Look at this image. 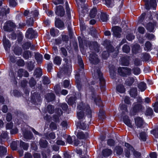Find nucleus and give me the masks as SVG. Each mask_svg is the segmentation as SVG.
<instances>
[{
    "mask_svg": "<svg viewBox=\"0 0 158 158\" xmlns=\"http://www.w3.org/2000/svg\"><path fill=\"white\" fill-rule=\"evenodd\" d=\"M84 111H85L87 117L90 120L91 117L92 111L88 105H84L82 103H80L77 106V115L78 118L80 120H84Z\"/></svg>",
    "mask_w": 158,
    "mask_h": 158,
    "instance_id": "nucleus-1",
    "label": "nucleus"
},
{
    "mask_svg": "<svg viewBox=\"0 0 158 158\" xmlns=\"http://www.w3.org/2000/svg\"><path fill=\"white\" fill-rule=\"evenodd\" d=\"M125 146L127 149V151H126V156L127 157L130 156V151L133 153V154L135 156H140V153L137 152L135 151L134 150L133 148L129 144L126 143L125 144Z\"/></svg>",
    "mask_w": 158,
    "mask_h": 158,
    "instance_id": "nucleus-2",
    "label": "nucleus"
},
{
    "mask_svg": "<svg viewBox=\"0 0 158 158\" xmlns=\"http://www.w3.org/2000/svg\"><path fill=\"white\" fill-rule=\"evenodd\" d=\"M77 5L78 7L79 10V12L80 15L81 16H84L85 10L87 11V10L85 7H84V5L83 3L85 2V0H76Z\"/></svg>",
    "mask_w": 158,
    "mask_h": 158,
    "instance_id": "nucleus-3",
    "label": "nucleus"
},
{
    "mask_svg": "<svg viewBox=\"0 0 158 158\" xmlns=\"http://www.w3.org/2000/svg\"><path fill=\"white\" fill-rule=\"evenodd\" d=\"M142 101L141 98L139 97V102L135 103L133 105V109L131 111L132 115H134L135 113L138 112L141 108V106L140 102Z\"/></svg>",
    "mask_w": 158,
    "mask_h": 158,
    "instance_id": "nucleus-4",
    "label": "nucleus"
},
{
    "mask_svg": "<svg viewBox=\"0 0 158 158\" xmlns=\"http://www.w3.org/2000/svg\"><path fill=\"white\" fill-rule=\"evenodd\" d=\"M118 73L121 76H125L131 74V70L127 67H119L118 69Z\"/></svg>",
    "mask_w": 158,
    "mask_h": 158,
    "instance_id": "nucleus-5",
    "label": "nucleus"
},
{
    "mask_svg": "<svg viewBox=\"0 0 158 158\" xmlns=\"http://www.w3.org/2000/svg\"><path fill=\"white\" fill-rule=\"evenodd\" d=\"M93 77H94L95 78L98 77L99 78V80L100 81L101 84L103 85L105 84V81L104 79L102 77V74L100 72V70L99 69H98L97 70H94V72L93 74Z\"/></svg>",
    "mask_w": 158,
    "mask_h": 158,
    "instance_id": "nucleus-6",
    "label": "nucleus"
},
{
    "mask_svg": "<svg viewBox=\"0 0 158 158\" xmlns=\"http://www.w3.org/2000/svg\"><path fill=\"white\" fill-rule=\"evenodd\" d=\"M108 19V15L106 14L99 11L98 13V15L96 17L97 21L102 22H106Z\"/></svg>",
    "mask_w": 158,
    "mask_h": 158,
    "instance_id": "nucleus-7",
    "label": "nucleus"
},
{
    "mask_svg": "<svg viewBox=\"0 0 158 158\" xmlns=\"http://www.w3.org/2000/svg\"><path fill=\"white\" fill-rule=\"evenodd\" d=\"M152 22L149 23L146 26L147 29L150 32H152L157 27V22L156 21H152Z\"/></svg>",
    "mask_w": 158,
    "mask_h": 158,
    "instance_id": "nucleus-8",
    "label": "nucleus"
},
{
    "mask_svg": "<svg viewBox=\"0 0 158 158\" xmlns=\"http://www.w3.org/2000/svg\"><path fill=\"white\" fill-rule=\"evenodd\" d=\"M36 32L34 31L32 28H29L27 31L25 36L26 38L31 39L33 38L37 35Z\"/></svg>",
    "mask_w": 158,
    "mask_h": 158,
    "instance_id": "nucleus-9",
    "label": "nucleus"
},
{
    "mask_svg": "<svg viewBox=\"0 0 158 158\" xmlns=\"http://www.w3.org/2000/svg\"><path fill=\"white\" fill-rule=\"evenodd\" d=\"M64 60L65 61L66 63V66L64 65L63 67V70L61 69L60 70V72L61 73H63V72L64 71L65 73H70L72 69V66L70 64L68 63V60L66 58H64Z\"/></svg>",
    "mask_w": 158,
    "mask_h": 158,
    "instance_id": "nucleus-10",
    "label": "nucleus"
},
{
    "mask_svg": "<svg viewBox=\"0 0 158 158\" xmlns=\"http://www.w3.org/2000/svg\"><path fill=\"white\" fill-rule=\"evenodd\" d=\"M88 89L89 88L88 90V93L89 96H90V98L91 99L94 100V102L96 103V98H99V97L98 95H96L94 93V90L92 89V88L88 86Z\"/></svg>",
    "mask_w": 158,
    "mask_h": 158,
    "instance_id": "nucleus-11",
    "label": "nucleus"
},
{
    "mask_svg": "<svg viewBox=\"0 0 158 158\" xmlns=\"http://www.w3.org/2000/svg\"><path fill=\"white\" fill-rule=\"evenodd\" d=\"M15 26V24L13 22L9 21L6 23L3 27V29L5 31H9L10 30V27L14 28Z\"/></svg>",
    "mask_w": 158,
    "mask_h": 158,
    "instance_id": "nucleus-12",
    "label": "nucleus"
},
{
    "mask_svg": "<svg viewBox=\"0 0 158 158\" xmlns=\"http://www.w3.org/2000/svg\"><path fill=\"white\" fill-rule=\"evenodd\" d=\"M55 12L57 15L62 16L65 13V11L63 7L59 5L56 7Z\"/></svg>",
    "mask_w": 158,
    "mask_h": 158,
    "instance_id": "nucleus-13",
    "label": "nucleus"
},
{
    "mask_svg": "<svg viewBox=\"0 0 158 158\" xmlns=\"http://www.w3.org/2000/svg\"><path fill=\"white\" fill-rule=\"evenodd\" d=\"M97 56L94 53L90 54L89 59L91 63L95 64L99 62V60Z\"/></svg>",
    "mask_w": 158,
    "mask_h": 158,
    "instance_id": "nucleus-14",
    "label": "nucleus"
},
{
    "mask_svg": "<svg viewBox=\"0 0 158 158\" xmlns=\"http://www.w3.org/2000/svg\"><path fill=\"white\" fill-rule=\"evenodd\" d=\"M3 44L5 50L6 51H8L11 45L9 40L6 39V37L5 35L3 37Z\"/></svg>",
    "mask_w": 158,
    "mask_h": 158,
    "instance_id": "nucleus-15",
    "label": "nucleus"
},
{
    "mask_svg": "<svg viewBox=\"0 0 158 158\" xmlns=\"http://www.w3.org/2000/svg\"><path fill=\"white\" fill-rule=\"evenodd\" d=\"M112 30L114 35L117 37H120L121 31V29L120 27L117 26L114 27L112 28Z\"/></svg>",
    "mask_w": 158,
    "mask_h": 158,
    "instance_id": "nucleus-16",
    "label": "nucleus"
},
{
    "mask_svg": "<svg viewBox=\"0 0 158 158\" xmlns=\"http://www.w3.org/2000/svg\"><path fill=\"white\" fill-rule=\"evenodd\" d=\"M135 122L137 127H141L144 124L142 118L138 117L135 119Z\"/></svg>",
    "mask_w": 158,
    "mask_h": 158,
    "instance_id": "nucleus-17",
    "label": "nucleus"
},
{
    "mask_svg": "<svg viewBox=\"0 0 158 158\" xmlns=\"http://www.w3.org/2000/svg\"><path fill=\"white\" fill-rule=\"evenodd\" d=\"M84 120H80L77 124V126H78L80 129L83 130L86 129L88 128L87 124L85 123V121H84Z\"/></svg>",
    "mask_w": 158,
    "mask_h": 158,
    "instance_id": "nucleus-18",
    "label": "nucleus"
},
{
    "mask_svg": "<svg viewBox=\"0 0 158 158\" xmlns=\"http://www.w3.org/2000/svg\"><path fill=\"white\" fill-rule=\"evenodd\" d=\"M24 138L26 139H32L33 136L32 133L30 131H26L23 132Z\"/></svg>",
    "mask_w": 158,
    "mask_h": 158,
    "instance_id": "nucleus-19",
    "label": "nucleus"
},
{
    "mask_svg": "<svg viewBox=\"0 0 158 158\" xmlns=\"http://www.w3.org/2000/svg\"><path fill=\"white\" fill-rule=\"evenodd\" d=\"M99 11H97L96 8H93L90 11L89 16L91 18H95L96 19V17L98 15Z\"/></svg>",
    "mask_w": 158,
    "mask_h": 158,
    "instance_id": "nucleus-20",
    "label": "nucleus"
},
{
    "mask_svg": "<svg viewBox=\"0 0 158 158\" xmlns=\"http://www.w3.org/2000/svg\"><path fill=\"white\" fill-rule=\"evenodd\" d=\"M55 25L57 27L60 29H62L64 27L63 22L56 18L55 21Z\"/></svg>",
    "mask_w": 158,
    "mask_h": 158,
    "instance_id": "nucleus-21",
    "label": "nucleus"
},
{
    "mask_svg": "<svg viewBox=\"0 0 158 158\" xmlns=\"http://www.w3.org/2000/svg\"><path fill=\"white\" fill-rule=\"evenodd\" d=\"M7 149L6 147L2 146H0V157L2 158L6 155Z\"/></svg>",
    "mask_w": 158,
    "mask_h": 158,
    "instance_id": "nucleus-22",
    "label": "nucleus"
},
{
    "mask_svg": "<svg viewBox=\"0 0 158 158\" xmlns=\"http://www.w3.org/2000/svg\"><path fill=\"white\" fill-rule=\"evenodd\" d=\"M88 134L86 133L84 134L83 132L80 131L78 132L77 135V137L79 139H85L87 137Z\"/></svg>",
    "mask_w": 158,
    "mask_h": 158,
    "instance_id": "nucleus-23",
    "label": "nucleus"
},
{
    "mask_svg": "<svg viewBox=\"0 0 158 158\" xmlns=\"http://www.w3.org/2000/svg\"><path fill=\"white\" fill-rule=\"evenodd\" d=\"M138 87L141 92L143 91L146 89V84L143 82H141L139 84Z\"/></svg>",
    "mask_w": 158,
    "mask_h": 158,
    "instance_id": "nucleus-24",
    "label": "nucleus"
},
{
    "mask_svg": "<svg viewBox=\"0 0 158 158\" xmlns=\"http://www.w3.org/2000/svg\"><path fill=\"white\" fill-rule=\"evenodd\" d=\"M152 49V45L149 41L147 42L145 44L144 49L145 51H150Z\"/></svg>",
    "mask_w": 158,
    "mask_h": 158,
    "instance_id": "nucleus-25",
    "label": "nucleus"
},
{
    "mask_svg": "<svg viewBox=\"0 0 158 158\" xmlns=\"http://www.w3.org/2000/svg\"><path fill=\"white\" fill-rule=\"evenodd\" d=\"M134 81V79L133 77H129L127 78L125 84L128 86H131Z\"/></svg>",
    "mask_w": 158,
    "mask_h": 158,
    "instance_id": "nucleus-26",
    "label": "nucleus"
},
{
    "mask_svg": "<svg viewBox=\"0 0 158 158\" xmlns=\"http://www.w3.org/2000/svg\"><path fill=\"white\" fill-rule=\"evenodd\" d=\"M48 143L47 141L44 139L43 138H42L40 141V145L42 148H45L47 147Z\"/></svg>",
    "mask_w": 158,
    "mask_h": 158,
    "instance_id": "nucleus-27",
    "label": "nucleus"
},
{
    "mask_svg": "<svg viewBox=\"0 0 158 158\" xmlns=\"http://www.w3.org/2000/svg\"><path fill=\"white\" fill-rule=\"evenodd\" d=\"M23 47L25 49H28L31 47V49H33L34 48V45H31L30 42H27L23 45Z\"/></svg>",
    "mask_w": 158,
    "mask_h": 158,
    "instance_id": "nucleus-28",
    "label": "nucleus"
},
{
    "mask_svg": "<svg viewBox=\"0 0 158 158\" xmlns=\"http://www.w3.org/2000/svg\"><path fill=\"white\" fill-rule=\"evenodd\" d=\"M61 60L62 59L60 57L56 56L55 57L53 60V62L54 64L59 65L60 64Z\"/></svg>",
    "mask_w": 158,
    "mask_h": 158,
    "instance_id": "nucleus-29",
    "label": "nucleus"
},
{
    "mask_svg": "<svg viewBox=\"0 0 158 158\" xmlns=\"http://www.w3.org/2000/svg\"><path fill=\"white\" fill-rule=\"evenodd\" d=\"M46 99L48 102L52 101L55 98V95L52 93H50L48 94L46 97Z\"/></svg>",
    "mask_w": 158,
    "mask_h": 158,
    "instance_id": "nucleus-30",
    "label": "nucleus"
},
{
    "mask_svg": "<svg viewBox=\"0 0 158 158\" xmlns=\"http://www.w3.org/2000/svg\"><path fill=\"white\" fill-rule=\"evenodd\" d=\"M105 4L108 7H111L114 5L113 0H105Z\"/></svg>",
    "mask_w": 158,
    "mask_h": 158,
    "instance_id": "nucleus-31",
    "label": "nucleus"
},
{
    "mask_svg": "<svg viewBox=\"0 0 158 158\" xmlns=\"http://www.w3.org/2000/svg\"><path fill=\"white\" fill-rule=\"evenodd\" d=\"M112 153V151L110 149H106L103 150L102 154L105 157L108 156Z\"/></svg>",
    "mask_w": 158,
    "mask_h": 158,
    "instance_id": "nucleus-32",
    "label": "nucleus"
},
{
    "mask_svg": "<svg viewBox=\"0 0 158 158\" xmlns=\"http://www.w3.org/2000/svg\"><path fill=\"white\" fill-rule=\"evenodd\" d=\"M130 94L131 97H135L137 94V89L136 88L132 89L130 90Z\"/></svg>",
    "mask_w": 158,
    "mask_h": 158,
    "instance_id": "nucleus-33",
    "label": "nucleus"
},
{
    "mask_svg": "<svg viewBox=\"0 0 158 158\" xmlns=\"http://www.w3.org/2000/svg\"><path fill=\"white\" fill-rule=\"evenodd\" d=\"M147 136V134L145 132H142L139 134V138L141 140L144 141L146 140Z\"/></svg>",
    "mask_w": 158,
    "mask_h": 158,
    "instance_id": "nucleus-34",
    "label": "nucleus"
},
{
    "mask_svg": "<svg viewBox=\"0 0 158 158\" xmlns=\"http://www.w3.org/2000/svg\"><path fill=\"white\" fill-rule=\"evenodd\" d=\"M140 48L139 45L136 44L134 45L133 48L132 50L133 52L135 53H136L139 51H140Z\"/></svg>",
    "mask_w": 158,
    "mask_h": 158,
    "instance_id": "nucleus-35",
    "label": "nucleus"
},
{
    "mask_svg": "<svg viewBox=\"0 0 158 158\" xmlns=\"http://www.w3.org/2000/svg\"><path fill=\"white\" fill-rule=\"evenodd\" d=\"M19 142L18 141H14L12 142L10 146L12 149L13 150H15L17 147L18 144Z\"/></svg>",
    "mask_w": 158,
    "mask_h": 158,
    "instance_id": "nucleus-36",
    "label": "nucleus"
},
{
    "mask_svg": "<svg viewBox=\"0 0 158 158\" xmlns=\"http://www.w3.org/2000/svg\"><path fill=\"white\" fill-rule=\"evenodd\" d=\"M123 121L124 123L129 127H132L131 121L128 119L127 117H126L123 118Z\"/></svg>",
    "mask_w": 158,
    "mask_h": 158,
    "instance_id": "nucleus-37",
    "label": "nucleus"
},
{
    "mask_svg": "<svg viewBox=\"0 0 158 158\" xmlns=\"http://www.w3.org/2000/svg\"><path fill=\"white\" fill-rule=\"evenodd\" d=\"M117 90L118 92L120 93H123L125 91V89L123 85H119L117 87Z\"/></svg>",
    "mask_w": 158,
    "mask_h": 158,
    "instance_id": "nucleus-38",
    "label": "nucleus"
},
{
    "mask_svg": "<svg viewBox=\"0 0 158 158\" xmlns=\"http://www.w3.org/2000/svg\"><path fill=\"white\" fill-rule=\"evenodd\" d=\"M20 145L21 147L23 148L24 150H27L29 145L27 143L21 141L20 143Z\"/></svg>",
    "mask_w": 158,
    "mask_h": 158,
    "instance_id": "nucleus-39",
    "label": "nucleus"
},
{
    "mask_svg": "<svg viewBox=\"0 0 158 158\" xmlns=\"http://www.w3.org/2000/svg\"><path fill=\"white\" fill-rule=\"evenodd\" d=\"M14 52L16 55H19L22 53V50L20 48H15L14 50Z\"/></svg>",
    "mask_w": 158,
    "mask_h": 158,
    "instance_id": "nucleus-40",
    "label": "nucleus"
},
{
    "mask_svg": "<svg viewBox=\"0 0 158 158\" xmlns=\"http://www.w3.org/2000/svg\"><path fill=\"white\" fill-rule=\"evenodd\" d=\"M60 55H63L65 57L67 56V52L66 49L64 48H60Z\"/></svg>",
    "mask_w": 158,
    "mask_h": 158,
    "instance_id": "nucleus-41",
    "label": "nucleus"
},
{
    "mask_svg": "<svg viewBox=\"0 0 158 158\" xmlns=\"http://www.w3.org/2000/svg\"><path fill=\"white\" fill-rule=\"evenodd\" d=\"M45 137L47 139L50 140V139H54L55 138V135L54 133L52 132L48 135H46Z\"/></svg>",
    "mask_w": 158,
    "mask_h": 158,
    "instance_id": "nucleus-42",
    "label": "nucleus"
},
{
    "mask_svg": "<svg viewBox=\"0 0 158 158\" xmlns=\"http://www.w3.org/2000/svg\"><path fill=\"white\" fill-rule=\"evenodd\" d=\"M35 59L37 62L39 63H40L43 59L42 56L41 54H38L35 55Z\"/></svg>",
    "mask_w": 158,
    "mask_h": 158,
    "instance_id": "nucleus-43",
    "label": "nucleus"
},
{
    "mask_svg": "<svg viewBox=\"0 0 158 158\" xmlns=\"http://www.w3.org/2000/svg\"><path fill=\"white\" fill-rule=\"evenodd\" d=\"M145 36L149 40H154L155 39V36L153 34L150 33L146 34Z\"/></svg>",
    "mask_w": 158,
    "mask_h": 158,
    "instance_id": "nucleus-44",
    "label": "nucleus"
},
{
    "mask_svg": "<svg viewBox=\"0 0 158 158\" xmlns=\"http://www.w3.org/2000/svg\"><path fill=\"white\" fill-rule=\"evenodd\" d=\"M130 58L129 57L126 58H124L123 60L122 64L124 65L127 66L129 64V61Z\"/></svg>",
    "mask_w": 158,
    "mask_h": 158,
    "instance_id": "nucleus-45",
    "label": "nucleus"
},
{
    "mask_svg": "<svg viewBox=\"0 0 158 158\" xmlns=\"http://www.w3.org/2000/svg\"><path fill=\"white\" fill-rule=\"evenodd\" d=\"M31 53L29 51H25L23 53V56L26 59H27L31 56Z\"/></svg>",
    "mask_w": 158,
    "mask_h": 158,
    "instance_id": "nucleus-46",
    "label": "nucleus"
},
{
    "mask_svg": "<svg viewBox=\"0 0 158 158\" xmlns=\"http://www.w3.org/2000/svg\"><path fill=\"white\" fill-rule=\"evenodd\" d=\"M0 137L3 139V141L7 140V134L6 132H3Z\"/></svg>",
    "mask_w": 158,
    "mask_h": 158,
    "instance_id": "nucleus-47",
    "label": "nucleus"
},
{
    "mask_svg": "<svg viewBox=\"0 0 158 158\" xmlns=\"http://www.w3.org/2000/svg\"><path fill=\"white\" fill-rule=\"evenodd\" d=\"M115 151H116L117 154L118 155H120L122 153L123 150L122 148L120 147H116L115 148Z\"/></svg>",
    "mask_w": 158,
    "mask_h": 158,
    "instance_id": "nucleus-48",
    "label": "nucleus"
},
{
    "mask_svg": "<svg viewBox=\"0 0 158 158\" xmlns=\"http://www.w3.org/2000/svg\"><path fill=\"white\" fill-rule=\"evenodd\" d=\"M123 50L124 52L128 53L130 51V48L128 46L125 45L123 47Z\"/></svg>",
    "mask_w": 158,
    "mask_h": 158,
    "instance_id": "nucleus-49",
    "label": "nucleus"
},
{
    "mask_svg": "<svg viewBox=\"0 0 158 158\" xmlns=\"http://www.w3.org/2000/svg\"><path fill=\"white\" fill-rule=\"evenodd\" d=\"M31 16H32L33 17H36L38 15L39 13L38 10H35L33 11H32L31 12Z\"/></svg>",
    "mask_w": 158,
    "mask_h": 158,
    "instance_id": "nucleus-50",
    "label": "nucleus"
},
{
    "mask_svg": "<svg viewBox=\"0 0 158 158\" xmlns=\"http://www.w3.org/2000/svg\"><path fill=\"white\" fill-rule=\"evenodd\" d=\"M151 133L156 138H158V128L152 131Z\"/></svg>",
    "mask_w": 158,
    "mask_h": 158,
    "instance_id": "nucleus-51",
    "label": "nucleus"
},
{
    "mask_svg": "<svg viewBox=\"0 0 158 158\" xmlns=\"http://www.w3.org/2000/svg\"><path fill=\"white\" fill-rule=\"evenodd\" d=\"M47 110L49 113L52 114L54 111V108L51 105H49L47 106Z\"/></svg>",
    "mask_w": 158,
    "mask_h": 158,
    "instance_id": "nucleus-52",
    "label": "nucleus"
},
{
    "mask_svg": "<svg viewBox=\"0 0 158 158\" xmlns=\"http://www.w3.org/2000/svg\"><path fill=\"white\" fill-rule=\"evenodd\" d=\"M133 72L134 74L137 75L139 74L140 73V69L138 68H135L133 69Z\"/></svg>",
    "mask_w": 158,
    "mask_h": 158,
    "instance_id": "nucleus-53",
    "label": "nucleus"
},
{
    "mask_svg": "<svg viewBox=\"0 0 158 158\" xmlns=\"http://www.w3.org/2000/svg\"><path fill=\"white\" fill-rule=\"evenodd\" d=\"M120 108L121 109L122 111H123V113H125L126 112H127V106L124 105H120Z\"/></svg>",
    "mask_w": 158,
    "mask_h": 158,
    "instance_id": "nucleus-54",
    "label": "nucleus"
},
{
    "mask_svg": "<svg viewBox=\"0 0 158 158\" xmlns=\"http://www.w3.org/2000/svg\"><path fill=\"white\" fill-rule=\"evenodd\" d=\"M150 7H153L154 8L156 6L157 4L156 0H151L150 2Z\"/></svg>",
    "mask_w": 158,
    "mask_h": 158,
    "instance_id": "nucleus-55",
    "label": "nucleus"
},
{
    "mask_svg": "<svg viewBox=\"0 0 158 158\" xmlns=\"http://www.w3.org/2000/svg\"><path fill=\"white\" fill-rule=\"evenodd\" d=\"M153 113V110L151 108H148L146 111L145 114L147 115H151Z\"/></svg>",
    "mask_w": 158,
    "mask_h": 158,
    "instance_id": "nucleus-56",
    "label": "nucleus"
},
{
    "mask_svg": "<svg viewBox=\"0 0 158 158\" xmlns=\"http://www.w3.org/2000/svg\"><path fill=\"white\" fill-rule=\"evenodd\" d=\"M126 38L128 40L131 41L134 39L135 36L132 34H128L127 35Z\"/></svg>",
    "mask_w": 158,
    "mask_h": 158,
    "instance_id": "nucleus-57",
    "label": "nucleus"
},
{
    "mask_svg": "<svg viewBox=\"0 0 158 158\" xmlns=\"http://www.w3.org/2000/svg\"><path fill=\"white\" fill-rule=\"evenodd\" d=\"M150 56L147 53H145L143 56V59L145 61H147L149 60Z\"/></svg>",
    "mask_w": 158,
    "mask_h": 158,
    "instance_id": "nucleus-58",
    "label": "nucleus"
},
{
    "mask_svg": "<svg viewBox=\"0 0 158 158\" xmlns=\"http://www.w3.org/2000/svg\"><path fill=\"white\" fill-rule=\"evenodd\" d=\"M154 111L156 113H158V102H156L153 105Z\"/></svg>",
    "mask_w": 158,
    "mask_h": 158,
    "instance_id": "nucleus-59",
    "label": "nucleus"
},
{
    "mask_svg": "<svg viewBox=\"0 0 158 158\" xmlns=\"http://www.w3.org/2000/svg\"><path fill=\"white\" fill-rule=\"evenodd\" d=\"M51 128L52 130H56L57 128L56 125L54 123H52L50 125Z\"/></svg>",
    "mask_w": 158,
    "mask_h": 158,
    "instance_id": "nucleus-60",
    "label": "nucleus"
},
{
    "mask_svg": "<svg viewBox=\"0 0 158 158\" xmlns=\"http://www.w3.org/2000/svg\"><path fill=\"white\" fill-rule=\"evenodd\" d=\"M11 93L12 95L16 97H18L19 94V92L17 90H14L13 91H11Z\"/></svg>",
    "mask_w": 158,
    "mask_h": 158,
    "instance_id": "nucleus-61",
    "label": "nucleus"
},
{
    "mask_svg": "<svg viewBox=\"0 0 158 158\" xmlns=\"http://www.w3.org/2000/svg\"><path fill=\"white\" fill-rule=\"evenodd\" d=\"M23 70L22 69H19L18 72V76L20 77H22L23 76Z\"/></svg>",
    "mask_w": 158,
    "mask_h": 158,
    "instance_id": "nucleus-62",
    "label": "nucleus"
},
{
    "mask_svg": "<svg viewBox=\"0 0 158 158\" xmlns=\"http://www.w3.org/2000/svg\"><path fill=\"white\" fill-rule=\"evenodd\" d=\"M109 56L108 52H104L102 54V57L103 59H105Z\"/></svg>",
    "mask_w": 158,
    "mask_h": 158,
    "instance_id": "nucleus-63",
    "label": "nucleus"
},
{
    "mask_svg": "<svg viewBox=\"0 0 158 158\" xmlns=\"http://www.w3.org/2000/svg\"><path fill=\"white\" fill-rule=\"evenodd\" d=\"M114 141L112 139H109L107 141L108 144L110 146H113L114 144Z\"/></svg>",
    "mask_w": 158,
    "mask_h": 158,
    "instance_id": "nucleus-64",
    "label": "nucleus"
}]
</instances>
